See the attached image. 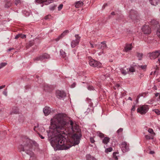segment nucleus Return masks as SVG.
<instances>
[{"label":"nucleus","instance_id":"obj_15","mask_svg":"<svg viewBox=\"0 0 160 160\" xmlns=\"http://www.w3.org/2000/svg\"><path fill=\"white\" fill-rule=\"evenodd\" d=\"M69 32V31L68 30H66L65 31L62 33L60 35H59L57 38L55 39V40L57 42L61 38H62L63 37H64L65 35H66Z\"/></svg>","mask_w":160,"mask_h":160},{"label":"nucleus","instance_id":"obj_59","mask_svg":"<svg viewBox=\"0 0 160 160\" xmlns=\"http://www.w3.org/2000/svg\"><path fill=\"white\" fill-rule=\"evenodd\" d=\"M14 49V48H9V49H8V52L10 51H11L12 50Z\"/></svg>","mask_w":160,"mask_h":160},{"label":"nucleus","instance_id":"obj_46","mask_svg":"<svg viewBox=\"0 0 160 160\" xmlns=\"http://www.w3.org/2000/svg\"><path fill=\"white\" fill-rule=\"evenodd\" d=\"M148 132L150 133H152L153 132V131L152 128H149L148 129Z\"/></svg>","mask_w":160,"mask_h":160},{"label":"nucleus","instance_id":"obj_14","mask_svg":"<svg viewBox=\"0 0 160 160\" xmlns=\"http://www.w3.org/2000/svg\"><path fill=\"white\" fill-rule=\"evenodd\" d=\"M133 47L132 46V43L126 44L123 50V51L126 52L131 50Z\"/></svg>","mask_w":160,"mask_h":160},{"label":"nucleus","instance_id":"obj_9","mask_svg":"<svg viewBox=\"0 0 160 160\" xmlns=\"http://www.w3.org/2000/svg\"><path fill=\"white\" fill-rule=\"evenodd\" d=\"M149 57L151 59H155L158 57L160 55V50L149 53Z\"/></svg>","mask_w":160,"mask_h":160},{"label":"nucleus","instance_id":"obj_52","mask_svg":"<svg viewBox=\"0 0 160 160\" xmlns=\"http://www.w3.org/2000/svg\"><path fill=\"white\" fill-rule=\"evenodd\" d=\"M93 108L92 109V108H91V107H90V108H88L86 112H87L88 113L90 112V110H91V109L93 110Z\"/></svg>","mask_w":160,"mask_h":160},{"label":"nucleus","instance_id":"obj_33","mask_svg":"<svg viewBox=\"0 0 160 160\" xmlns=\"http://www.w3.org/2000/svg\"><path fill=\"white\" fill-rule=\"evenodd\" d=\"M118 153H117L116 152H114L113 153V157L115 158V159L116 160H117L118 159V156H117V154H118Z\"/></svg>","mask_w":160,"mask_h":160},{"label":"nucleus","instance_id":"obj_22","mask_svg":"<svg viewBox=\"0 0 160 160\" xmlns=\"http://www.w3.org/2000/svg\"><path fill=\"white\" fill-rule=\"evenodd\" d=\"M60 55L62 56V57L63 58H65V59L66 60L67 58V54L64 51H63L62 49H61L60 50Z\"/></svg>","mask_w":160,"mask_h":160},{"label":"nucleus","instance_id":"obj_17","mask_svg":"<svg viewBox=\"0 0 160 160\" xmlns=\"http://www.w3.org/2000/svg\"><path fill=\"white\" fill-rule=\"evenodd\" d=\"M19 112V110L18 108L17 107H14L12 108V110L10 112V114H18Z\"/></svg>","mask_w":160,"mask_h":160},{"label":"nucleus","instance_id":"obj_19","mask_svg":"<svg viewBox=\"0 0 160 160\" xmlns=\"http://www.w3.org/2000/svg\"><path fill=\"white\" fill-rule=\"evenodd\" d=\"M83 4V2L82 1H78L75 3V7L76 8H79Z\"/></svg>","mask_w":160,"mask_h":160},{"label":"nucleus","instance_id":"obj_28","mask_svg":"<svg viewBox=\"0 0 160 160\" xmlns=\"http://www.w3.org/2000/svg\"><path fill=\"white\" fill-rule=\"evenodd\" d=\"M36 2L38 3H42L44 2H46V3L45 4L46 5V3H47L48 0H35Z\"/></svg>","mask_w":160,"mask_h":160},{"label":"nucleus","instance_id":"obj_56","mask_svg":"<svg viewBox=\"0 0 160 160\" xmlns=\"http://www.w3.org/2000/svg\"><path fill=\"white\" fill-rule=\"evenodd\" d=\"M38 134L39 135V137L41 138V139H44V138L39 133H38Z\"/></svg>","mask_w":160,"mask_h":160},{"label":"nucleus","instance_id":"obj_2","mask_svg":"<svg viewBox=\"0 0 160 160\" xmlns=\"http://www.w3.org/2000/svg\"><path fill=\"white\" fill-rule=\"evenodd\" d=\"M37 144L35 142L28 139H25L23 144L18 146V149L20 152H25L28 154L29 153V152H32L31 150L33 145H35V144Z\"/></svg>","mask_w":160,"mask_h":160},{"label":"nucleus","instance_id":"obj_1","mask_svg":"<svg viewBox=\"0 0 160 160\" xmlns=\"http://www.w3.org/2000/svg\"><path fill=\"white\" fill-rule=\"evenodd\" d=\"M66 115L63 113L56 115L51 120L50 129L47 131L48 139L51 145L57 150H67L72 145L63 134H65L64 130L68 126L71 128L73 132H75L77 127L72 120L66 119Z\"/></svg>","mask_w":160,"mask_h":160},{"label":"nucleus","instance_id":"obj_24","mask_svg":"<svg viewBox=\"0 0 160 160\" xmlns=\"http://www.w3.org/2000/svg\"><path fill=\"white\" fill-rule=\"evenodd\" d=\"M86 158L87 160H97L94 157L90 154H88L86 156Z\"/></svg>","mask_w":160,"mask_h":160},{"label":"nucleus","instance_id":"obj_55","mask_svg":"<svg viewBox=\"0 0 160 160\" xmlns=\"http://www.w3.org/2000/svg\"><path fill=\"white\" fill-rule=\"evenodd\" d=\"M135 106H132V108L131 109V111L132 112L134 111H135Z\"/></svg>","mask_w":160,"mask_h":160},{"label":"nucleus","instance_id":"obj_4","mask_svg":"<svg viewBox=\"0 0 160 160\" xmlns=\"http://www.w3.org/2000/svg\"><path fill=\"white\" fill-rule=\"evenodd\" d=\"M88 58L89 60V64L91 66L94 67H99L101 66V63L92 59L91 57H88Z\"/></svg>","mask_w":160,"mask_h":160},{"label":"nucleus","instance_id":"obj_42","mask_svg":"<svg viewBox=\"0 0 160 160\" xmlns=\"http://www.w3.org/2000/svg\"><path fill=\"white\" fill-rule=\"evenodd\" d=\"M90 141L92 143H93L95 142L93 138L92 137H90Z\"/></svg>","mask_w":160,"mask_h":160},{"label":"nucleus","instance_id":"obj_57","mask_svg":"<svg viewBox=\"0 0 160 160\" xmlns=\"http://www.w3.org/2000/svg\"><path fill=\"white\" fill-rule=\"evenodd\" d=\"M123 16L122 15H120V19H119V18H118L116 19L117 20H119V19H122V18H123Z\"/></svg>","mask_w":160,"mask_h":160},{"label":"nucleus","instance_id":"obj_7","mask_svg":"<svg viewBox=\"0 0 160 160\" xmlns=\"http://www.w3.org/2000/svg\"><path fill=\"white\" fill-rule=\"evenodd\" d=\"M75 37L76 38L75 40H72L71 43V46L72 48H74L78 45L80 40L81 37L78 35H76Z\"/></svg>","mask_w":160,"mask_h":160},{"label":"nucleus","instance_id":"obj_25","mask_svg":"<svg viewBox=\"0 0 160 160\" xmlns=\"http://www.w3.org/2000/svg\"><path fill=\"white\" fill-rule=\"evenodd\" d=\"M110 138L108 137L104 138L102 140V143L104 144H107L109 141Z\"/></svg>","mask_w":160,"mask_h":160},{"label":"nucleus","instance_id":"obj_13","mask_svg":"<svg viewBox=\"0 0 160 160\" xmlns=\"http://www.w3.org/2000/svg\"><path fill=\"white\" fill-rule=\"evenodd\" d=\"M152 28L153 29L155 28L158 26H159L158 22L155 20H151L150 22Z\"/></svg>","mask_w":160,"mask_h":160},{"label":"nucleus","instance_id":"obj_40","mask_svg":"<svg viewBox=\"0 0 160 160\" xmlns=\"http://www.w3.org/2000/svg\"><path fill=\"white\" fill-rule=\"evenodd\" d=\"M98 135L101 138H103L104 137V134L100 132L98 133Z\"/></svg>","mask_w":160,"mask_h":160},{"label":"nucleus","instance_id":"obj_10","mask_svg":"<svg viewBox=\"0 0 160 160\" xmlns=\"http://www.w3.org/2000/svg\"><path fill=\"white\" fill-rule=\"evenodd\" d=\"M56 96L57 98L59 99H61L66 96V93L63 91L57 90L56 91Z\"/></svg>","mask_w":160,"mask_h":160},{"label":"nucleus","instance_id":"obj_23","mask_svg":"<svg viewBox=\"0 0 160 160\" xmlns=\"http://www.w3.org/2000/svg\"><path fill=\"white\" fill-rule=\"evenodd\" d=\"M150 3L153 5H157L159 2V0H149Z\"/></svg>","mask_w":160,"mask_h":160},{"label":"nucleus","instance_id":"obj_26","mask_svg":"<svg viewBox=\"0 0 160 160\" xmlns=\"http://www.w3.org/2000/svg\"><path fill=\"white\" fill-rule=\"evenodd\" d=\"M147 66L146 65H138L137 66L138 68L140 70V68H141L142 70L145 71L146 70L147 68Z\"/></svg>","mask_w":160,"mask_h":160},{"label":"nucleus","instance_id":"obj_32","mask_svg":"<svg viewBox=\"0 0 160 160\" xmlns=\"http://www.w3.org/2000/svg\"><path fill=\"white\" fill-rule=\"evenodd\" d=\"M112 150V147H110L108 148H106L105 150V152L106 153H108V152H111Z\"/></svg>","mask_w":160,"mask_h":160},{"label":"nucleus","instance_id":"obj_51","mask_svg":"<svg viewBox=\"0 0 160 160\" xmlns=\"http://www.w3.org/2000/svg\"><path fill=\"white\" fill-rule=\"evenodd\" d=\"M51 17V15H47L46 16L45 18H44V19L46 20H47V19H48L50 17Z\"/></svg>","mask_w":160,"mask_h":160},{"label":"nucleus","instance_id":"obj_44","mask_svg":"<svg viewBox=\"0 0 160 160\" xmlns=\"http://www.w3.org/2000/svg\"><path fill=\"white\" fill-rule=\"evenodd\" d=\"M123 129L122 128H120L117 131V133L119 134L120 133L122 132L123 131Z\"/></svg>","mask_w":160,"mask_h":160},{"label":"nucleus","instance_id":"obj_47","mask_svg":"<svg viewBox=\"0 0 160 160\" xmlns=\"http://www.w3.org/2000/svg\"><path fill=\"white\" fill-rule=\"evenodd\" d=\"M155 112L158 115L160 114V111L158 109H155Z\"/></svg>","mask_w":160,"mask_h":160},{"label":"nucleus","instance_id":"obj_11","mask_svg":"<svg viewBox=\"0 0 160 160\" xmlns=\"http://www.w3.org/2000/svg\"><path fill=\"white\" fill-rule=\"evenodd\" d=\"M121 149L123 152H125L129 150V146L127 144V142H122L121 145Z\"/></svg>","mask_w":160,"mask_h":160},{"label":"nucleus","instance_id":"obj_31","mask_svg":"<svg viewBox=\"0 0 160 160\" xmlns=\"http://www.w3.org/2000/svg\"><path fill=\"white\" fill-rule=\"evenodd\" d=\"M142 55L143 54L142 53H137V56L139 58V60H141Z\"/></svg>","mask_w":160,"mask_h":160},{"label":"nucleus","instance_id":"obj_61","mask_svg":"<svg viewBox=\"0 0 160 160\" xmlns=\"http://www.w3.org/2000/svg\"><path fill=\"white\" fill-rule=\"evenodd\" d=\"M101 43L103 45H104V44H106V42L105 41H103L102 42H101Z\"/></svg>","mask_w":160,"mask_h":160},{"label":"nucleus","instance_id":"obj_37","mask_svg":"<svg viewBox=\"0 0 160 160\" xmlns=\"http://www.w3.org/2000/svg\"><path fill=\"white\" fill-rule=\"evenodd\" d=\"M23 13L26 16H28L30 15V13L29 12L26 11H24L23 12Z\"/></svg>","mask_w":160,"mask_h":160},{"label":"nucleus","instance_id":"obj_21","mask_svg":"<svg viewBox=\"0 0 160 160\" xmlns=\"http://www.w3.org/2000/svg\"><path fill=\"white\" fill-rule=\"evenodd\" d=\"M34 44V40L30 41L26 44V47L27 49H28L30 47L33 46Z\"/></svg>","mask_w":160,"mask_h":160},{"label":"nucleus","instance_id":"obj_43","mask_svg":"<svg viewBox=\"0 0 160 160\" xmlns=\"http://www.w3.org/2000/svg\"><path fill=\"white\" fill-rule=\"evenodd\" d=\"M107 47V45L106 44H104V45H102L101 46L100 48L102 49V50H103V49H104L105 48H106Z\"/></svg>","mask_w":160,"mask_h":160},{"label":"nucleus","instance_id":"obj_36","mask_svg":"<svg viewBox=\"0 0 160 160\" xmlns=\"http://www.w3.org/2000/svg\"><path fill=\"white\" fill-rule=\"evenodd\" d=\"M87 88L89 90H94V88L92 86H88L87 87Z\"/></svg>","mask_w":160,"mask_h":160},{"label":"nucleus","instance_id":"obj_18","mask_svg":"<svg viewBox=\"0 0 160 160\" xmlns=\"http://www.w3.org/2000/svg\"><path fill=\"white\" fill-rule=\"evenodd\" d=\"M120 70L122 74L123 75H125L128 73V70L126 67L121 68Z\"/></svg>","mask_w":160,"mask_h":160},{"label":"nucleus","instance_id":"obj_53","mask_svg":"<svg viewBox=\"0 0 160 160\" xmlns=\"http://www.w3.org/2000/svg\"><path fill=\"white\" fill-rule=\"evenodd\" d=\"M76 85V83L75 82L73 83L71 86V87L72 88H73L75 87Z\"/></svg>","mask_w":160,"mask_h":160},{"label":"nucleus","instance_id":"obj_64","mask_svg":"<svg viewBox=\"0 0 160 160\" xmlns=\"http://www.w3.org/2000/svg\"><path fill=\"white\" fill-rule=\"evenodd\" d=\"M150 154H153L154 153V152L153 151H150Z\"/></svg>","mask_w":160,"mask_h":160},{"label":"nucleus","instance_id":"obj_50","mask_svg":"<svg viewBox=\"0 0 160 160\" xmlns=\"http://www.w3.org/2000/svg\"><path fill=\"white\" fill-rule=\"evenodd\" d=\"M21 35H20V37L22 38H26V35L24 34H22L21 33Z\"/></svg>","mask_w":160,"mask_h":160},{"label":"nucleus","instance_id":"obj_16","mask_svg":"<svg viewBox=\"0 0 160 160\" xmlns=\"http://www.w3.org/2000/svg\"><path fill=\"white\" fill-rule=\"evenodd\" d=\"M51 108L48 107H46L43 109V112L45 116L48 115L51 112Z\"/></svg>","mask_w":160,"mask_h":160},{"label":"nucleus","instance_id":"obj_48","mask_svg":"<svg viewBox=\"0 0 160 160\" xmlns=\"http://www.w3.org/2000/svg\"><path fill=\"white\" fill-rule=\"evenodd\" d=\"M120 87V86L119 84H117L114 87V88L115 89H116L117 88L118 89V88H119Z\"/></svg>","mask_w":160,"mask_h":160},{"label":"nucleus","instance_id":"obj_39","mask_svg":"<svg viewBox=\"0 0 160 160\" xmlns=\"http://www.w3.org/2000/svg\"><path fill=\"white\" fill-rule=\"evenodd\" d=\"M145 138L147 139H148V140L153 139V138L151 136H149V135H145Z\"/></svg>","mask_w":160,"mask_h":160},{"label":"nucleus","instance_id":"obj_3","mask_svg":"<svg viewBox=\"0 0 160 160\" xmlns=\"http://www.w3.org/2000/svg\"><path fill=\"white\" fill-rule=\"evenodd\" d=\"M128 16L132 21L138 20L139 19V14L138 12L132 9L129 11Z\"/></svg>","mask_w":160,"mask_h":160},{"label":"nucleus","instance_id":"obj_8","mask_svg":"<svg viewBox=\"0 0 160 160\" xmlns=\"http://www.w3.org/2000/svg\"><path fill=\"white\" fill-rule=\"evenodd\" d=\"M50 56L49 54L47 53H44L42 55L40 56L39 57H37L33 59V60L35 61H42L45 59L49 58Z\"/></svg>","mask_w":160,"mask_h":160},{"label":"nucleus","instance_id":"obj_38","mask_svg":"<svg viewBox=\"0 0 160 160\" xmlns=\"http://www.w3.org/2000/svg\"><path fill=\"white\" fill-rule=\"evenodd\" d=\"M15 4L17 5L18 4H20L21 3L20 0H15L14 1Z\"/></svg>","mask_w":160,"mask_h":160},{"label":"nucleus","instance_id":"obj_5","mask_svg":"<svg viewBox=\"0 0 160 160\" xmlns=\"http://www.w3.org/2000/svg\"><path fill=\"white\" fill-rule=\"evenodd\" d=\"M81 135L80 134H78L76 133L74 134L72 136V139L73 142V145H75L78 144L80 142Z\"/></svg>","mask_w":160,"mask_h":160},{"label":"nucleus","instance_id":"obj_63","mask_svg":"<svg viewBox=\"0 0 160 160\" xmlns=\"http://www.w3.org/2000/svg\"><path fill=\"white\" fill-rule=\"evenodd\" d=\"M111 14L112 15H115V12H112L111 13Z\"/></svg>","mask_w":160,"mask_h":160},{"label":"nucleus","instance_id":"obj_35","mask_svg":"<svg viewBox=\"0 0 160 160\" xmlns=\"http://www.w3.org/2000/svg\"><path fill=\"white\" fill-rule=\"evenodd\" d=\"M57 6L56 5H54L50 7L49 9L51 11H53L55 9L56 7Z\"/></svg>","mask_w":160,"mask_h":160},{"label":"nucleus","instance_id":"obj_27","mask_svg":"<svg viewBox=\"0 0 160 160\" xmlns=\"http://www.w3.org/2000/svg\"><path fill=\"white\" fill-rule=\"evenodd\" d=\"M87 100L88 101V102L89 103V106L90 107H91V108H92V109L93 108V103L91 102L92 100L91 99L89 98H87Z\"/></svg>","mask_w":160,"mask_h":160},{"label":"nucleus","instance_id":"obj_41","mask_svg":"<svg viewBox=\"0 0 160 160\" xmlns=\"http://www.w3.org/2000/svg\"><path fill=\"white\" fill-rule=\"evenodd\" d=\"M159 72V69L158 68H156L154 72V74H157V75L158 74V73Z\"/></svg>","mask_w":160,"mask_h":160},{"label":"nucleus","instance_id":"obj_62","mask_svg":"<svg viewBox=\"0 0 160 160\" xmlns=\"http://www.w3.org/2000/svg\"><path fill=\"white\" fill-rule=\"evenodd\" d=\"M90 45H91V46L92 48H93L94 47V46H93V44H92V43L91 42H90Z\"/></svg>","mask_w":160,"mask_h":160},{"label":"nucleus","instance_id":"obj_30","mask_svg":"<svg viewBox=\"0 0 160 160\" xmlns=\"http://www.w3.org/2000/svg\"><path fill=\"white\" fill-rule=\"evenodd\" d=\"M12 3L10 1L7 2L5 4V7L8 8L11 6Z\"/></svg>","mask_w":160,"mask_h":160},{"label":"nucleus","instance_id":"obj_34","mask_svg":"<svg viewBox=\"0 0 160 160\" xmlns=\"http://www.w3.org/2000/svg\"><path fill=\"white\" fill-rule=\"evenodd\" d=\"M7 64V63L6 62H2L0 63V69L6 66Z\"/></svg>","mask_w":160,"mask_h":160},{"label":"nucleus","instance_id":"obj_58","mask_svg":"<svg viewBox=\"0 0 160 160\" xmlns=\"http://www.w3.org/2000/svg\"><path fill=\"white\" fill-rule=\"evenodd\" d=\"M3 93L6 96H7V92L6 91H4L3 92Z\"/></svg>","mask_w":160,"mask_h":160},{"label":"nucleus","instance_id":"obj_49","mask_svg":"<svg viewBox=\"0 0 160 160\" xmlns=\"http://www.w3.org/2000/svg\"><path fill=\"white\" fill-rule=\"evenodd\" d=\"M21 33L19 34L18 35H17L15 37V39H18V38L19 37H20V35H21Z\"/></svg>","mask_w":160,"mask_h":160},{"label":"nucleus","instance_id":"obj_45","mask_svg":"<svg viewBox=\"0 0 160 160\" xmlns=\"http://www.w3.org/2000/svg\"><path fill=\"white\" fill-rule=\"evenodd\" d=\"M63 7V5L62 4H60L59 6L58 7V10L59 11H60L62 9Z\"/></svg>","mask_w":160,"mask_h":160},{"label":"nucleus","instance_id":"obj_60","mask_svg":"<svg viewBox=\"0 0 160 160\" xmlns=\"http://www.w3.org/2000/svg\"><path fill=\"white\" fill-rule=\"evenodd\" d=\"M155 96L156 97H157V96H158V95H159V93H155Z\"/></svg>","mask_w":160,"mask_h":160},{"label":"nucleus","instance_id":"obj_54","mask_svg":"<svg viewBox=\"0 0 160 160\" xmlns=\"http://www.w3.org/2000/svg\"><path fill=\"white\" fill-rule=\"evenodd\" d=\"M53 1V0H48V2L46 4V5H48L50 3H52Z\"/></svg>","mask_w":160,"mask_h":160},{"label":"nucleus","instance_id":"obj_29","mask_svg":"<svg viewBox=\"0 0 160 160\" xmlns=\"http://www.w3.org/2000/svg\"><path fill=\"white\" fill-rule=\"evenodd\" d=\"M128 70V72H135V69L132 67H131L130 68H127Z\"/></svg>","mask_w":160,"mask_h":160},{"label":"nucleus","instance_id":"obj_12","mask_svg":"<svg viewBox=\"0 0 160 160\" xmlns=\"http://www.w3.org/2000/svg\"><path fill=\"white\" fill-rule=\"evenodd\" d=\"M142 30L144 34H149L151 33V29L148 26L144 25L142 28Z\"/></svg>","mask_w":160,"mask_h":160},{"label":"nucleus","instance_id":"obj_20","mask_svg":"<svg viewBox=\"0 0 160 160\" xmlns=\"http://www.w3.org/2000/svg\"><path fill=\"white\" fill-rule=\"evenodd\" d=\"M28 154L30 157L29 160H36V157L32 152H29Z\"/></svg>","mask_w":160,"mask_h":160},{"label":"nucleus","instance_id":"obj_6","mask_svg":"<svg viewBox=\"0 0 160 160\" xmlns=\"http://www.w3.org/2000/svg\"><path fill=\"white\" fill-rule=\"evenodd\" d=\"M148 106H141L137 109V112L141 114H145L148 111Z\"/></svg>","mask_w":160,"mask_h":160}]
</instances>
